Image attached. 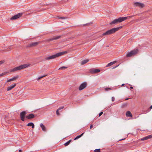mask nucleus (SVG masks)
Listing matches in <instances>:
<instances>
[{
  "mask_svg": "<svg viewBox=\"0 0 152 152\" xmlns=\"http://www.w3.org/2000/svg\"><path fill=\"white\" fill-rule=\"evenodd\" d=\"M67 67L66 66H62L59 69H63L67 68Z\"/></svg>",
  "mask_w": 152,
  "mask_h": 152,
  "instance_id": "nucleus-26",
  "label": "nucleus"
},
{
  "mask_svg": "<svg viewBox=\"0 0 152 152\" xmlns=\"http://www.w3.org/2000/svg\"><path fill=\"white\" fill-rule=\"evenodd\" d=\"M8 72H5L1 74H0V77H1L3 76L4 75H5Z\"/></svg>",
  "mask_w": 152,
  "mask_h": 152,
  "instance_id": "nucleus-28",
  "label": "nucleus"
},
{
  "mask_svg": "<svg viewBox=\"0 0 152 152\" xmlns=\"http://www.w3.org/2000/svg\"><path fill=\"white\" fill-rule=\"evenodd\" d=\"M137 50H135L131 51L130 52L128 53L126 55V56L127 57H131L136 54L137 52Z\"/></svg>",
  "mask_w": 152,
  "mask_h": 152,
  "instance_id": "nucleus-4",
  "label": "nucleus"
},
{
  "mask_svg": "<svg viewBox=\"0 0 152 152\" xmlns=\"http://www.w3.org/2000/svg\"><path fill=\"white\" fill-rule=\"evenodd\" d=\"M124 84H122V85H121V86H124Z\"/></svg>",
  "mask_w": 152,
  "mask_h": 152,
  "instance_id": "nucleus-47",
  "label": "nucleus"
},
{
  "mask_svg": "<svg viewBox=\"0 0 152 152\" xmlns=\"http://www.w3.org/2000/svg\"><path fill=\"white\" fill-rule=\"evenodd\" d=\"M12 81H13V80L12 79V78L9 79H8L7 80L6 82H7V83H9L10 82Z\"/></svg>",
  "mask_w": 152,
  "mask_h": 152,
  "instance_id": "nucleus-27",
  "label": "nucleus"
},
{
  "mask_svg": "<svg viewBox=\"0 0 152 152\" xmlns=\"http://www.w3.org/2000/svg\"><path fill=\"white\" fill-rule=\"evenodd\" d=\"M127 18V17H120L118 19H116L114 20L113 21L110 23V25L116 24L118 23H120Z\"/></svg>",
  "mask_w": 152,
  "mask_h": 152,
  "instance_id": "nucleus-3",
  "label": "nucleus"
},
{
  "mask_svg": "<svg viewBox=\"0 0 152 152\" xmlns=\"http://www.w3.org/2000/svg\"><path fill=\"white\" fill-rule=\"evenodd\" d=\"M30 65L29 64H26L20 66V70L24 69L28 66Z\"/></svg>",
  "mask_w": 152,
  "mask_h": 152,
  "instance_id": "nucleus-10",
  "label": "nucleus"
},
{
  "mask_svg": "<svg viewBox=\"0 0 152 152\" xmlns=\"http://www.w3.org/2000/svg\"><path fill=\"white\" fill-rule=\"evenodd\" d=\"M16 85L15 83H14L8 86L7 88V91H9L11 90Z\"/></svg>",
  "mask_w": 152,
  "mask_h": 152,
  "instance_id": "nucleus-9",
  "label": "nucleus"
},
{
  "mask_svg": "<svg viewBox=\"0 0 152 152\" xmlns=\"http://www.w3.org/2000/svg\"><path fill=\"white\" fill-rule=\"evenodd\" d=\"M126 115L127 117H132V114L129 111H128L126 112Z\"/></svg>",
  "mask_w": 152,
  "mask_h": 152,
  "instance_id": "nucleus-16",
  "label": "nucleus"
},
{
  "mask_svg": "<svg viewBox=\"0 0 152 152\" xmlns=\"http://www.w3.org/2000/svg\"><path fill=\"white\" fill-rule=\"evenodd\" d=\"M66 52L64 51L57 53L54 55L47 57L45 58V60H49L53 59L55 58H57L63 55L66 53Z\"/></svg>",
  "mask_w": 152,
  "mask_h": 152,
  "instance_id": "nucleus-1",
  "label": "nucleus"
},
{
  "mask_svg": "<svg viewBox=\"0 0 152 152\" xmlns=\"http://www.w3.org/2000/svg\"><path fill=\"white\" fill-rule=\"evenodd\" d=\"M64 108V106H61V107H59L58 110H61L62 109H63Z\"/></svg>",
  "mask_w": 152,
  "mask_h": 152,
  "instance_id": "nucleus-33",
  "label": "nucleus"
},
{
  "mask_svg": "<svg viewBox=\"0 0 152 152\" xmlns=\"http://www.w3.org/2000/svg\"><path fill=\"white\" fill-rule=\"evenodd\" d=\"M90 72L91 74L97 73L100 72V70L99 69H92L90 70Z\"/></svg>",
  "mask_w": 152,
  "mask_h": 152,
  "instance_id": "nucleus-7",
  "label": "nucleus"
},
{
  "mask_svg": "<svg viewBox=\"0 0 152 152\" xmlns=\"http://www.w3.org/2000/svg\"><path fill=\"white\" fill-rule=\"evenodd\" d=\"M130 88H131V89H133V87H132V86H131V87H130Z\"/></svg>",
  "mask_w": 152,
  "mask_h": 152,
  "instance_id": "nucleus-43",
  "label": "nucleus"
},
{
  "mask_svg": "<svg viewBox=\"0 0 152 152\" xmlns=\"http://www.w3.org/2000/svg\"><path fill=\"white\" fill-rule=\"evenodd\" d=\"M112 98V101L113 102L114 101V100H115V99H114V97H113Z\"/></svg>",
  "mask_w": 152,
  "mask_h": 152,
  "instance_id": "nucleus-38",
  "label": "nucleus"
},
{
  "mask_svg": "<svg viewBox=\"0 0 152 152\" xmlns=\"http://www.w3.org/2000/svg\"><path fill=\"white\" fill-rule=\"evenodd\" d=\"M26 113L25 111H23L21 112L20 114V116L21 120L24 121H25V118Z\"/></svg>",
  "mask_w": 152,
  "mask_h": 152,
  "instance_id": "nucleus-6",
  "label": "nucleus"
},
{
  "mask_svg": "<svg viewBox=\"0 0 152 152\" xmlns=\"http://www.w3.org/2000/svg\"><path fill=\"white\" fill-rule=\"evenodd\" d=\"M112 89L109 88H105V90L106 91H108L109 90H112Z\"/></svg>",
  "mask_w": 152,
  "mask_h": 152,
  "instance_id": "nucleus-30",
  "label": "nucleus"
},
{
  "mask_svg": "<svg viewBox=\"0 0 152 152\" xmlns=\"http://www.w3.org/2000/svg\"><path fill=\"white\" fill-rule=\"evenodd\" d=\"M118 65H117V66H115L114 67H113V68H112V69H114V68H116L117 66H118Z\"/></svg>",
  "mask_w": 152,
  "mask_h": 152,
  "instance_id": "nucleus-41",
  "label": "nucleus"
},
{
  "mask_svg": "<svg viewBox=\"0 0 152 152\" xmlns=\"http://www.w3.org/2000/svg\"><path fill=\"white\" fill-rule=\"evenodd\" d=\"M19 70V66H17L13 69H11L9 70V72H15Z\"/></svg>",
  "mask_w": 152,
  "mask_h": 152,
  "instance_id": "nucleus-12",
  "label": "nucleus"
},
{
  "mask_svg": "<svg viewBox=\"0 0 152 152\" xmlns=\"http://www.w3.org/2000/svg\"><path fill=\"white\" fill-rule=\"evenodd\" d=\"M129 99V98H127L125 99V100H127L128 99Z\"/></svg>",
  "mask_w": 152,
  "mask_h": 152,
  "instance_id": "nucleus-45",
  "label": "nucleus"
},
{
  "mask_svg": "<svg viewBox=\"0 0 152 152\" xmlns=\"http://www.w3.org/2000/svg\"><path fill=\"white\" fill-rule=\"evenodd\" d=\"M87 86V83L86 82H84L82 83L80 86L79 87V90L80 91H81L86 88Z\"/></svg>",
  "mask_w": 152,
  "mask_h": 152,
  "instance_id": "nucleus-5",
  "label": "nucleus"
},
{
  "mask_svg": "<svg viewBox=\"0 0 152 152\" xmlns=\"http://www.w3.org/2000/svg\"><path fill=\"white\" fill-rule=\"evenodd\" d=\"M115 62H116L115 61L111 62L109 63V64H108L106 66L109 67V66H111V65H113V64H114L115 63Z\"/></svg>",
  "mask_w": 152,
  "mask_h": 152,
  "instance_id": "nucleus-22",
  "label": "nucleus"
},
{
  "mask_svg": "<svg viewBox=\"0 0 152 152\" xmlns=\"http://www.w3.org/2000/svg\"><path fill=\"white\" fill-rule=\"evenodd\" d=\"M89 60L88 59H86V60H84L82 61L81 64V65H84V64L86 63H87L88 61Z\"/></svg>",
  "mask_w": 152,
  "mask_h": 152,
  "instance_id": "nucleus-18",
  "label": "nucleus"
},
{
  "mask_svg": "<svg viewBox=\"0 0 152 152\" xmlns=\"http://www.w3.org/2000/svg\"><path fill=\"white\" fill-rule=\"evenodd\" d=\"M23 13H20V17L22 15Z\"/></svg>",
  "mask_w": 152,
  "mask_h": 152,
  "instance_id": "nucleus-40",
  "label": "nucleus"
},
{
  "mask_svg": "<svg viewBox=\"0 0 152 152\" xmlns=\"http://www.w3.org/2000/svg\"><path fill=\"white\" fill-rule=\"evenodd\" d=\"M27 126H31L32 128H34V125L33 123L32 122H30L28 123Z\"/></svg>",
  "mask_w": 152,
  "mask_h": 152,
  "instance_id": "nucleus-19",
  "label": "nucleus"
},
{
  "mask_svg": "<svg viewBox=\"0 0 152 152\" xmlns=\"http://www.w3.org/2000/svg\"><path fill=\"white\" fill-rule=\"evenodd\" d=\"M71 140H69L68 142H66L65 143H64V145L65 146H67L69 144V143L71 142Z\"/></svg>",
  "mask_w": 152,
  "mask_h": 152,
  "instance_id": "nucleus-23",
  "label": "nucleus"
},
{
  "mask_svg": "<svg viewBox=\"0 0 152 152\" xmlns=\"http://www.w3.org/2000/svg\"><path fill=\"white\" fill-rule=\"evenodd\" d=\"M94 152H101L100 149H96L94 150Z\"/></svg>",
  "mask_w": 152,
  "mask_h": 152,
  "instance_id": "nucleus-29",
  "label": "nucleus"
},
{
  "mask_svg": "<svg viewBox=\"0 0 152 152\" xmlns=\"http://www.w3.org/2000/svg\"><path fill=\"white\" fill-rule=\"evenodd\" d=\"M38 42H34L30 44L29 46L30 47L34 46L37 45L38 44Z\"/></svg>",
  "mask_w": 152,
  "mask_h": 152,
  "instance_id": "nucleus-17",
  "label": "nucleus"
},
{
  "mask_svg": "<svg viewBox=\"0 0 152 152\" xmlns=\"http://www.w3.org/2000/svg\"><path fill=\"white\" fill-rule=\"evenodd\" d=\"M59 18L61 19H64L65 18L64 17H59Z\"/></svg>",
  "mask_w": 152,
  "mask_h": 152,
  "instance_id": "nucleus-37",
  "label": "nucleus"
},
{
  "mask_svg": "<svg viewBox=\"0 0 152 152\" xmlns=\"http://www.w3.org/2000/svg\"><path fill=\"white\" fill-rule=\"evenodd\" d=\"M103 112H100L99 113V116H101L102 115V114H103Z\"/></svg>",
  "mask_w": 152,
  "mask_h": 152,
  "instance_id": "nucleus-36",
  "label": "nucleus"
},
{
  "mask_svg": "<svg viewBox=\"0 0 152 152\" xmlns=\"http://www.w3.org/2000/svg\"><path fill=\"white\" fill-rule=\"evenodd\" d=\"M150 108L151 109H152V105L150 106Z\"/></svg>",
  "mask_w": 152,
  "mask_h": 152,
  "instance_id": "nucleus-42",
  "label": "nucleus"
},
{
  "mask_svg": "<svg viewBox=\"0 0 152 152\" xmlns=\"http://www.w3.org/2000/svg\"><path fill=\"white\" fill-rule=\"evenodd\" d=\"M83 134H84V133H83L82 134H81L80 135H79L78 136H76L74 139V140H76L77 139H78L79 138H80L83 135Z\"/></svg>",
  "mask_w": 152,
  "mask_h": 152,
  "instance_id": "nucleus-21",
  "label": "nucleus"
},
{
  "mask_svg": "<svg viewBox=\"0 0 152 152\" xmlns=\"http://www.w3.org/2000/svg\"><path fill=\"white\" fill-rule=\"evenodd\" d=\"M121 27H122L121 26L119 27L115 28H113L103 33V34H102V36H104L106 35H109L113 34L115 33V32L118 31L120 29V28Z\"/></svg>",
  "mask_w": 152,
  "mask_h": 152,
  "instance_id": "nucleus-2",
  "label": "nucleus"
},
{
  "mask_svg": "<svg viewBox=\"0 0 152 152\" xmlns=\"http://www.w3.org/2000/svg\"><path fill=\"white\" fill-rule=\"evenodd\" d=\"M61 37L60 36H57L53 37V38H51L49 39V40L52 41L54 40H56L59 39Z\"/></svg>",
  "mask_w": 152,
  "mask_h": 152,
  "instance_id": "nucleus-14",
  "label": "nucleus"
},
{
  "mask_svg": "<svg viewBox=\"0 0 152 152\" xmlns=\"http://www.w3.org/2000/svg\"><path fill=\"white\" fill-rule=\"evenodd\" d=\"M46 76V75H43V76H40V77H39V78H38V79L39 80V79H40L43 78V77L45 76Z\"/></svg>",
  "mask_w": 152,
  "mask_h": 152,
  "instance_id": "nucleus-34",
  "label": "nucleus"
},
{
  "mask_svg": "<svg viewBox=\"0 0 152 152\" xmlns=\"http://www.w3.org/2000/svg\"><path fill=\"white\" fill-rule=\"evenodd\" d=\"M21 152V150L20 149V152Z\"/></svg>",
  "mask_w": 152,
  "mask_h": 152,
  "instance_id": "nucleus-46",
  "label": "nucleus"
},
{
  "mask_svg": "<svg viewBox=\"0 0 152 152\" xmlns=\"http://www.w3.org/2000/svg\"><path fill=\"white\" fill-rule=\"evenodd\" d=\"M134 4L135 6L138 7H143L144 6V5L143 4L138 2H136L134 3Z\"/></svg>",
  "mask_w": 152,
  "mask_h": 152,
  "instance_id": "nucleus-8",
  "label": "nucleus"
},
{
  "mask_svg": "<svg viewBox=\"0 0 152 152\" xmlns=\"http://www.w3.org/2000/svg\"><path fill=\"white\" fill-rule=\"evenodd\" d=\"M149 139V138L148 137V136H146V137H143L141 139V140H147L148 139Z\"/></svg>",
  "mask_w": 152,
  "mask_h": 152,
  "instance_id": "nucleus-24",
  "label": "nucleus"
},
{
  "mask_svg": "<svg viewBox=\"0 0 152 152\" xmlns=\"http://www.w3.org/2000/svg\"><path fill=\"white\" fill-rule=\"evenodd\" d=\"M4 62V60H1L0 61V65L3 64Z\"/></svg>",
  "mask_w": 152,
  "mask_h": 152,
  "instance_id": "nucleus-31",
  "label": "nucleus"
},
{
  "mask_svg": "<svg viewBox=\"0 0 152 152\" xmlns=\"http://www.w3.org/2000/svg\"><path fill=\"white\" fill-rule=\"evenodd\" d=\"M19 18V13H18V14L15 15L14 16H12L11 17L10 19L11 20H16L17 19Z\"/></svg>",
  "mask_w": 152,
  "mask_h": 152,
  "instance_id": "nucleus-13",
  "label": "nucleus"
},
{
  "mask_svg": "<svg viewBox=\"0 0 152 152\" xmlns=\"http://www.w3.org/2000/svg\"><path fill=\"white\" fill-rule=\"evenodd\" d=\"M92 127H93V125H91L90 126V129H91L92 128Z\"/></svg>",
  "mask_w": 152,
  "mask_h": 152,
  "instance_id": "nucleus-39",
  "label": "nucleus"
},
{
  "mask_svg": "<svg viewBox=\"0 0 152 152\" xmlns=\"http://www.w3.org/2000/svg\"><path fill=\"white\" fill-rule=\"evenodd\" d=\"M40 126L43 131H46V127H45V126L43 124L41 123L40 124Z\"/></svg>",
  "mask_w": 152,
  "mask_h": 152,
  "instance_id": "nucleus-15",
  "label": "nucleus"
},
{
  "mask_svg": "<svg viewBox=\"0 0 152 152\" xmlns=\"http://www.w3.org/2000/svg\"><path fill=\"white\" fill-rule=\"evenodd\" d=\"M18 78V76H14L12 78V79L13 81L16 80Z\"/></svg>",
  "mask_w": 152,
  "mask_h": 152,
  "instance_id": "nucleus-25",
  "label": "nucleus"
},
{
  "mask_svg": "<svg viewBox=\"0 0 152 152\" xmlns=\"http://www.w3.org/2000/svg\"><path fill=\"white\" fill-rule=\"evenodd\" d=\"M124 139H121V140H124Z\"/></svg>",
  "mask_w": 152,
  "mask_h": 152,
  "instance_id": "nucleus-44",
  "label": "nucleus"
},
{
  "mask_svg": "<svg viewBox=\"0 0 152 152\" xmlns=\"http://www.w3.org/2000/svg\"><path fill=\"white\" fill-rule=\"evenodd\" d=\"M148 137L149 139L151 138H152V134L148 135Z\"/></svg>",
  "mask_w": 152,
  "mask_h": 152,
  "instance_id": "nucleus-35",
  "label": "nucleus"
},
{
  "mask_svg": "<svg viewBox=\"0 0 152 152\" xmlns=\"http://www.w3.org/2000/svg\"><path fill=\"white\" fill-rule=\"evenodd\" d=\"M59 110H56V114L58 115H60V113H59L58 112V111Z\"/></svg>",
  "mask_w": 152,
  "mask_h": 152,
  "instance_id": "nucleus-32",
  "label": "nucleus"
},
{
  "mask_svg": "<svg viewBox=\"0 0 152 152\" xmlns=\"http://www.w3.org/2000/svg\"><path fill=\"white\" fill-rule=\"evenodd\" d=\"M10 115L9 113H6L4 115V118L7 119L8 118H10Z\"/></svg>",
  "mask_w": 152,
  "mask_h": 152,
  "instance_id": "nucleus-20",
  "label": "nucleus"
},
{
  "mask_svg": "<svg viewBox=\"0 0 152 152\" xmlns=\"http://www.w3.org/2000/svg\"><path fill=\"white\" fill-rule=\"evenodd\" d=\"M35 115L34 114L32 113L29 114L28 115L26 116V118L28 119H31L34 118Z\"/></svg>",
  "mask_w": 152,
  "mask_h": 152,
  "instance_id": "nucleus-11",
  "label": "nucleus"
}]
</instances>
